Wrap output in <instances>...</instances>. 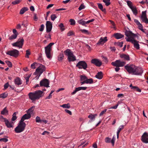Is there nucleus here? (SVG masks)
<instances>
[{"label": "nucleus", "instance_id": "e2e57ef3", "mask_svg": "<svg viewBox=\"0 0 148 148\" xmlns=\"http://www.w3.org/2000/svg\"><path fill=\"white\" fill-rule=\"evenodd\" d=\"M45 26L44 25L42 24L41 25L40 28L39 29V31L40 32H42L44 29Z\"/></svg>", "mask_w": 148, "mask_h": 148}, {"label": "nucleus", "instance_id": "6e6d98bb", "mask_svg": "<svg viewBox=\"0 0 148 148\" xmlns=\"http://www.w3.org/2000/svg\"><path fill=\"white\" fill-rule=\"evenodd\" d=\"M74 35L73 32L72 31H70L67 33L68 36H70Z\"/></svg>", "mask_w": 148, "mask_h": 148}, {"label": "nucleus", "instance_id": "39448f33", "mask_svg": "<svg viewBox=\"0 0 148 148\" xmlns=\"http://www.w3.org/2000/svg\"><path fill=\"white\" fill-rule=\"evenodd\" d=\"M136 67V66L134 65H129L128 64H127L125 66V67L129 73H131L132 74L134 75Z\"/></svg>", "mask_w": 148, "mask_h": 148}, {"label": "nucleus", "instance_id": "dca6fc26", "mask_svg": "<svg viewBox=\"0 0 148 148\" xmlns=\"http://www.w3.org/2000/svg\"><path fill=\"white\" fill-rule=\"evenodd\" d=\"M141 140L142 141L145 143H148V134L146 132H145L141 137Z\"/></svg>", "mask_w": 148, "mask_h": 148}, {"label": "nucleus", "instance_id": "de8ad7c7", "mask_svg": "<svg viewBox=\"0 0 148 148\" xmlns=\"http://www.w3.org/2000/svg\"><path fill=\"white\" fill-rule=\"evenodd\" d=\"M21 1V0H16L12 2V3L13 5H14L19 3Z\"/></svg>", "mask_w": 148, "mask_h": 148}, {"label": "nucleus", "instance_id": "b1692460", "mask_svg": "<svg viewBox=\"0 0 148 148\" xmlns=\"http://www.w3.org/2000/svg\"><path fill=\"white\" fill-rule=\"evenodd\" d=\"M68 59L69 62H73L76 60V57L73 54L69 57H68Z\"/></svg>", "mask_w": 148, "mask_h": 148}, {"label": "nucleus", "instance_id": "8fccbe9b", "mask_svg": "<svg viewBox=\"0 0 148 148\" xmlns=\"http://www.w3.org/2000/svg\"><path fill=\"white\" fill-rule=\"evenodd\" d=\"M80 31L81 32L83 33L88 34L89 33L88 32V31L85 29H80Z\"/></svg>", "mask_w": 148, "mask_h": 148}, {"label": "nucleus", "instance_id": "603ef678", "mask_svg": "<svg viewBox=\"0 0 148 148\" xmlns=\"http://www.w3.org/2000/svg\"><path fill=\"white\" fill-rule=\"evenodd\" d=\"M59 27L62 31H63L64 30V26L63 23H61L59 25Z\"/></svg>", "mask_w": 148, "mask_h": 148}, {"label": "nucleus", "instance_id": "69168bd1", "mask_svg": "<svg viewBox=\"0 0 148 148\" xmlns=\"http://www.w3.org/2000/svg\"><path fill=\"white\" fill-rule=\"evenodd\" d=\"M85 8V6L83 4H81L78 8V10H81L82 9H84Z\"/></svg>", "mask_w": 148, "mask_h": 148}, {"label": "nucleus", "instance_id": "c756f323", "mask_svg": "<svg viewBox=\"0 0 148 148\" xmlns=\"http://www.w3.org/2000/svg\"><path fill=\"white\" fill-rule=\"evenodd\" d=\"M28 10V8L27 7H24L21 9L19 13L20 14H23Z\"/></svg>", "mask_w": 148, "mask_h": 148}, {"label": "nucleus", "instance_id": "f03ea898", "mask_svg": "<svg viewBox=\"0 0 148 148\" xmlns=\"http://www.w3.org/2000/svg\"><path fill=\"white\" fill-rule=\"evenodd\" d=\"M45 67L44 65L40 64V66L36 69L34 74L36 75L35 78L38 79L40 75L45 70Z\"/></svg>", "mask_w": 148, "mask_h": 148}, {"label": "nucleus", "instance_id": "1a4fd4ad", "mask_svg": "<svg viewBox=\"0 0 148 148\" xmlns=\"http://www.w3.org/2000/svg\"><path fill=\"white\" fill-rule=\"evenodd\" d=\"M76 66L79 69H86L87 67V64L84 61H81L78 62L76 65Z\"/></svg>", "mask_w": 148, "mask_h": 148}, {"label": "nucleus", "instance_id": "f257e3e1", "mask_svg": "<svg viewBox=\"0 0 148 148\" xmlns=\"http://www.w3.org/2000/svg\"><path fill=\"white\" fill-rule=\"evenodd\" d=\"M43 92L40 90L36 91L34 92H30L28 94L29 98L33 101L38 99L43 95Z\"/></svg>", "mask_w": 148, "mask_h": 148}, {"label": "nucleus", "instance_id": "37998d69", "mask_svg": "<svg viewBox=\"0 0 148 148\" xmlns=\"http://www.w3.org/2000/svg\"><path fill=\"white\" fill-rule=\"evenodd\" d=\"M105 141L107 143H111V138L108 137H106L105 139Z\"/></svg>", "mask_w": 148, "mask_h": 148}, {"label": "nucleus", "instance_id": "3c124183", "mask_svg": "<svg viewBox=\"0 0 148 148\" xmlns=\"http://www.w3.org/2000/svg\"><path fill=\"white\" fill-rule=\"evenodd\" d=\"M75 145L73 143H71L69 145H68L67 146V148H73Z\"/></svg>", "mask_w": 148, "mask_h": 148}, {"label": "nucleus", "instance_id": "ddd939ff", "mask_svg": "<svg viewBox=\"0 0 148 148\" xmlns=\"http://www.w3.org/2000/svg\"><path fill=\"white\" fill-rule=\"evenodd\" d=\"M3 119L5 125L7 127L11 128L13 127L14 123L13 121H9L6 118H4Z\"/></svg>", "mask_w": 148, "mask_h": 148}, {"label": "nucleus", "instance_id": "774afa93", "mask_svg": "<svg viewBox=\"0 0 148 148\" xmlns=\"http://www.w3.org/2000/svg\"><path fill=\"white\" fill-rule=\"evenodd\" d=\"M107 109H105L103 110L102 111L100 114H99V116H102L103 114H104L106 111Z\"/></svg>", "mask_w": 148, "mask_h": 148}, {"label": "nucleus", "instance_id": "6ab92c4d", "mask_svg": "<svg viewBox=\"0 0 148 148\" xmlns=\"http://www.w3.org/2000/svg\"><path fill=\"white\" fill-rule=\"evenodd\" d=\"M31 116V114L30 113L25 114L23 116L20 121H21V122H24L25 120L29 119Z\"/></svg>", "mask_w": 148, "mask_h": 148}, {"label": "nucleus", "instance_id": "79ce46f5", "mask_svg": "<svg viewBox=\"0 0 148 148\" xmlns=\"http://www.w3.org/2000/svg\"><path fill=\"white\" fill-rule=\"evenodd\" d=\"M126 2L128 6L130 8L134 6L132 2L130 1H127Z\"/></svg>", "mask_w": 148, "mask_h": 148}, {"label": "nucleus", "instance_id": "423d86ee", "mask_svg": "<svg viewBox=\"0 0 148 148\" xmlns=\"http://www.w3.org/2000/svg\"><path fill=\"white\" fill-rule=\"evenodd\" d=\"M24 42V40L23 38L20 39L14 43L12 44V45L13 47H16L19 48H21L22 47Z\"/></svg>", "mask_w": 148, "mask_h": 148}, {"label": "nucleus", "instance_id": "a18cd8bd", "mask_svg": "<svg viewBox=\"0 0 148 148\" xmlns=\"http://www.w3.org/2000/svg\"><path fill=\"white\" fill-rule=\"evenodd\" d=\"M110 0H103V2L105 3L106 5L107 6H108L110 4Z\"/></svg>", "mask_w": 148, "mask_h": 148}, {"label": "nucleus", "instance_id": "e433bc0d", "mask_svg": "<svg viewBox=\"0 0 148 148\" xmlns=\"http://www.w3.org/2000/svg\"><path fill=\"white\" fill-rule=\"evenodd\" d=\"M31 54V52H30V50L29 49H28L26 51V54L25 57L27 58H29V56Z\"/></svg>", "mask_w": 148, "mask_h": 148}, {"label": "nucleus", "instance_id": "58836bf2", "mask_svg": "<svg viewBox=\"0 0 148 148\" xmlns=\"http://www.w3.org/2000/svg\"><path fill=\"white\" fill-rule=\"evenodd\" d=\"M8 111L5 107L1 111V114L2 115H5L8 113Z\"/></svg>", "mask_w": 148, "mask_h": 148}, {"label": "nucleus", "instance_id": "c03bdc74", "mask_svg": "<svg viewBox=\"0 0 148 148\" xmlns=\"http://www.w3.org/2000/svg\"><path fill=\"white\" fill-rule=\"evenodd\" d=\"M16 112H14L13 113L12 115V121H13L15 120L16 119L17 117L16 116Z\"/></svg>", "mask_w": 148, "mask_h": 148}, {"label": "nucleus", "instance_id": "4d7b16f0", "mask_svg": "<svg viewBox=\"0 0 148 148\" xmlns=\"http://www.w3.org/2000/svg\"><path fill=\"white\" fill-rule=\"evenodd\" d=\"M45 37L48 40H51V36L50 34H45Z\"/></svg>", "mask_w": 148, "mask_h": 148}, {"label": "nucleus", "instance_id": "2f4dec72", "mask_svg": "<svg viewBox=\"0 0 148 148\" xmlns=\"http://www.w3.org/2000/svg\"><path fill=\"white\" fill-rule=\"evenodd\" d=\"M97 116L96 114H90L88 116V118L91 120H93L95 119V117Z\"/></svg>", "mask_w": 148, "mask_h": 148}, {"label": "nucleus", "instance_id": "7ed1b4c3", "mask_svg": "<svg viewBox=\"0 0 148 148\" xmlns=\"http://www.w3.org/2000/svg\"><path fill=\"white\" fill-rule=\"evenodd\" d=\"M25 126V123L20 121L18 126L15 128L14 131L16 133H21L24 130Z\"/></svg>", "mask_w": 148, "mask_h": 148}, {"label": "nucleus", "instance_id": "aec40b11", "mask_svg": "<svg viewBox=\"0 0 148 148\" xmlns=\"http://www.w3.org/2000/svg\"><path fill=\"white\" fill-rule=\"evenodd\" d=\"M107 41V37H105L104 38L101 37L97 43V45L103 44Z\"/></svg>", "mask_w": 148, "mask_h": 148}, {"label": "nucleus", "instance_id": "6e6552de", "mask_svg": "<svg viewBox=\"0 0 148 148\" xmlns=\"http://www.w3.org/2000/svg\"><path fill=\"white\" fill-rule=\"evenodd\" d=\"M125 62L123 61H121L120 60H116L115 62H112L111 64L113 66L116 67H122L125 64Z\"/></svg>", "mask_w": 148, "mask_h": 148}, {"label": "nucleus", "instance_id": "680f3d73", "mask_svg": "<svg viewBox=\"0 0 148 148\" xmlns=\"http://www.w3.org/2000/svg\"><path fill=\"white\" fill-rule=\"evenodd\" d=\"M115 140V137L114 136L112 137V139L111 140V143H112V146H114V142Z\"/></svg>", "mask_w": 148, "mask_h": 148}, {"label": "nucleus", "instance_id": "0eeeda50", "mask_svg": "<svg viewBox=\"0 0 148 148\" xmlns=\"http://www.w3.org/2000/svg\"><path fill=\"white\" fill-rule=\"evenodd\" d=\"M125 35L127 37V38H126L125 39L127 41V40L129 38L132 40L134 39L136 36V35L133 33L132 32L130 31L126 30L125 32Z\"/></svg>", "mask_w": 148, "mask_h": 148}, {"label": "nucleus", "instance_id": "393cba45", "mask_svg": "<svg viewBox=\"0 0 148 148\" xmlns=\"http://www.w3.org/2000/svg\"><path fill=\"white\" fill-rule=\"evenodd\" d=\"M64 53L66 55L68 56V57H69L73 54L72 51L69 49H68L64 51Z\"/></svg>", "mask_w": 148, "mask_h": 148}, {"label": "nucleus", "instance_id": "a19ab883", "mask_svg": "<svg viewBox=\"0 0 148 148\" xmlns=\"http://www.w3.org/2000/svg\"><path fill=\"white\" fill-rule=\"evenodd\" d=\"M37 63L34 62L31 65V67L32 69H34L36 68V66H37Z\"/></svg>", "mask_w": 148, "mask_h": 148}, {"label": "nucleus", "instance_id": "5fc2aeb1", "mask_svg": "<svg viewBox=\"0 0 148 148\" xmlns=\"http://www.w3.org/2000/svg\"><path fill=\"white\" fill-rule=\"evenodd\" d=\"M35 107L34 106H32L31 108H30L27 111L28 112H29L31 113H32L33 111V109Z\"/></svg>", "mask_w": 148, "mask_h": 148}, {"label": "nucleus", "instance_id": "338daca9", "mask_svg": "<svg viewBox=\"0 0 148 148\" xmlns=\"http://www.w3.org/2000/svg\"><path fill=\"white\" fill-rule=\"evenodd\" d=\"M8 140L6 138H0V141H3L4 142H7Z\"/></svg>", "mask_w": 148, "mask_h": 148}, {"label": "nucleus", "instance_id": "4be33fe9", "mask_svg": "<svg viewBox=\"0 0 148 148\" xmlns=\"http://www.w3.org/2000/svg\"><path fill=\"white\" fill-rule=\"evenodd\" d=\"M14 82L15 84L18 86L19 85L22 84V82L19 77H16L14 80Z\"/></svg>", "mask_w": 148, "mask_h": 148}, {"label": "nucleus", "instance_id": "09e8293b", "mask_svg": "<svg viewBox=\"0 0 148 148\" xmlns=\"http://www.w3.org/2000/svg\"><path fill=\"white\" fill-rule=\"evenodd\" d=\"M56 18L57 16L55 14H52L51 15V19L53 21H54Z\"/></svg>", "mask_w": 148, "mask_h": 148}, {"label": "nucleus", "instance_id": "f3484780", "mask_svg": "<svg viewBox=\"0 0 148 148\" xmlns=\"http://www.w3.org/2000/svg\"><path fill=\"white\" fill-rule=\"evenodd\" d=\"M46 32H49L51 31L52 27V24L50 21H48L46 23Z\"/></svg>", "mask_w": 148, "mask_h": 148}, {"label": "nucleus", "instance_id": "7c9ffc66", "mask_svg": "<svg viewBox=\"0 0 148 148\" xmlns=\"http://www.w3.org/2000/svg\"><path fill=\"white\" fill-rule=\"evenodd\" d=\"M93 83V80L92 78L88 79L87 78L85 84H91Z\"/></svg>", "mask_w": 148, "mask_h": 148}, {"label": "nucleus", "instance_id": "f704fd0d", "mask_svg": "<svg viewBox=\"0 0 148 148\" xmlns=\"http://www.w3.org/2000/svg\"><path fill=\"white\" fill-rule=\"evenodd\" d=\"M64 57V56L62 53H60L58 56V60L59 61H62Z\"/></svg>", "mask_w": 148, "mask_h": 148}, {"label": "nucleus", "instance_id": "2eb2a0df", "mask_svg": "<svg viewBox=\"0 0 148 148\" xmlns=\"http://www.w3.org/2000/svg\"><path fill=\"white\" fill-rule=\"evenodd\" d=\"M135 69L134 75H138L142 74L143 70L141 67L136 66Z\"/></svg>", "mask_w": 148, "mask_h": 148}, {"label": "nucleus", "instance_id": "c85d7f7f", "mask_svg": "<svg viewBox=\"0 0 148 148\" xmlns=\"http://www.w3.org/2000/svg\"><path fill=\"white\" fill-rule=\"evenodd\" d=\"M124 127V125H122L120 126L119 127V128H118L117 131V132L116 133H117V138H119V135L120 132H121V131L123 129Z\"/></svg>", "mask_w": 148, "mask_h": 148}, {"label": "nucleus", "instance_id": "4468645a", "mask_svg": "<svg viewBox=\"0 0 148 148\" xmlns=\"http://www.w3.org/2000/svg\"><path fill=\"white\" fill-rule=\"evenodd\" d=\"M91 63L98 67H100L102 65V62L101 60L97 58L92 59L91 60Z\"/></svg>", "mask_w": 148, "mask_h": 148}, {"label": "nucleus", "instance_id": "a878e982", "mask_svg": "<svg viewBox=\"0 0 148 148\" xmlns=\"http://www.w3.org/2000/svg\"><path fill=\"white\" fill-rule=\"evenodd\" d=\"M120 57L121 58H124L126 60H129L130 59V57L128 55L123 54L120 56Z\"/></svg>", "mask_w": 148, "mask_h": 148}, {"label": "nucleus", "instance_id": "cd10ccee", "mask_svg": "<svg viewBox=\"0 0 148 148\" xmlns=\"http://www.w3.org/2000/svg\"><path fill=\"white\" fill-rule=\"evenodd\" d=\"M103 77V73L101 72H98L95 75V77L99 79H101Z\"/></svg>", "mask_w": 148, "mask_h": 148}, {"label": "nucleus", "instance_id": "9d476101", "mask_svg": "<svg viewBox=\"0 0 148 148\" xmlns=\"http://www.w3.org/2000/svg\"><path fill=\"white\" fill-rule=\"evenodd\" d=\"M19 51L16 49L9 51L6 52L7 55L15 57H17L19 55Z\"/></svg>", "mask_w": 148, "mask_h": 148}, {"label": "nucleus", "instance_id": "bb28decb", "mask_svg": "<svg viewBox=\"0 0 148 148\" xmlns=\"http://www.w3.org/2000/svg\"><path fill=\"white\" fill-rule=\"evenodd\" d=\"M130 9L133 12V14L135 16H136L138 14V11L137 10L136 7L135 6H134L131 8Z\"/></svg>", "mask_w": 148, "mask_h": 148}, {"label": "nucleus", "instance_id": "ea45409f", "mask_svg": "<svg viewBox=\"0 0 148 148\" xmlns=\"http://www.w3.org/2000/svg\"><path fill=\"white\" fill-rule=\"evenodd\" d=\"M141 19L143 22L146 24L148 23V19L147 18V17L141 18Z\"/></svg>", "mask_w": 148, "mask_h": 148}, {"label": "nucleus", "instance_id": "f8f14e48", "mask_svg": "<svg viewBox=\"0 0 148 148\" xmlns=\"http://www.w3.org/2000/svg\"><path fill=\"white\" fill-rule=\"evenodd\" d=\"M49 82L47 79H44L41 81L40 82V86H44L45 87H49Z\"/></svg>", "mask_w": 148, "mask_h": 148}, {"label": "nucleus", "instance_id": "4c0bfd02", "mask_svg": "<svg viewBox=\"0 0 148 148\" xmlns=\"http://www.w3.org/2000/svg\"><path fill=\"white\" fill-rule=\"evenodd\" d=\"M7 96V93L6 92H5L0 95V98L4 99L6 98Z\"/></svg>", "mask_w": 148, "mask_h": 148}, {"label": "nucleus", "instance_id": "49530a36", "mask_svg": "<svg viewBox=\"0 0 148 148\" xmlns=\"http://www.w3.org/2000/svg\"><path fill=\"white\" fill-rule=\"evenodd\" d=\"M5 62L7 64V65L9 67H12V64L10 61L8 60H6L5 61Z\"/></svg>", "mask_w": 148, "mask_h": 148}, {"label": "nucleus", "instance_id": "20e7f679", "mask_svg": "<svg viewBox=\"0 0 148 148\" xmlns=\"http://www.w3.org/2000/svg\"><path fill=\"white\" fill-rule=\"evenodd\" d=\"M54 44V43H50L47 46L45 47V54L48 58H51V47Z\"/></svg>", "mask_w": 148, "mask_h": 148}, {"label": "nucleus", "instance_id": "c9c22d12", "mask_svg": "<svg viewBox=\"0 0 148 148\" xmlns=\"http://www.w3.org/2000/svg\"><path fill=\"white\" fill-rule=\"evenodd\" d=\"M78 23L82 25H83L86 26V22L83 20L82 19L78 21Z\"/></svg>", "mask_w": 148, "mask_h": 148}, {"label": "nucleus", "instance_id": "13d9d810", "mask_svg": "<svg viewBox=\"0 0 148 148\" xmlns=\"http://www.w3.org/2000/svg\"><path fill=\"white\" fill-rule=\"evenodd\" d=\"M97 4H98V7L99 8V9H100L102 11H103L104 10H103V6H102V4L101 3H98Z\"/></svg>", "mask_w": 148, "mask_h": 148}, {"label": "nucleus", "instance_id": "864d4df0", "mask_svg": "<svg viewBox=\"0 0 148 148\" xmlns=\"http://www.w3.org/2000/svg\"><path fill=\"white\" fill-rule=\"evenodd\" d=\"M41 120L40 118L38 116H37L36 118V123H40Z\"/></svg>", "mask_w": 148, "mask_h": 148}, {"label": "nucleus", "instance_id": "bf43d9fd", "mask_svg": "<svg viewBox=\"0 0 148 148\" xmlns=\"http://www.w3.org/2000/svg\"><path fill=\"white\" fill-rule=\"evenodd\" d=\"M146 17H147L146 14V11H143L142 12V15L141 16L140 18Z\"/></svg>", "mask_w": 148, "mask_h": 148}, {"label": "nucleus", "instance_id": "5701e85b", "mask_svg": "<svg viewBox=\"0 0 148 148\" xmlns=\"http://www.w3.org/2000/svg\"><path fill=\"white\" fill-rule=\"evenodd\" d=\"M114 36L117 39H119L123 38L124 36L120 33H116L114 34Z\"/></svg>", "mask_w": 148, "mask_h": 148}, {"label": "nucleus", "instance_id": "a211bd4d", "mask_svg": "<svg viewBox=\"0 0 148 148\" xmlns=\"http://www.w3.org/2000/svg\"><path fill=\"white\" fill-rule=\"evenodd\" d=\"M86 87H79L77 88H76L74 91L71 93L72 95L75 94L77 92L80 90H85L87 88Z\"/></svg>", "mask_w": 148, "mask_h": 148}, {"label": "nucleus", "instance_id": "412c9836", "mask_svg": "<svg viewBox=\"0 0 148 148\" xmlns=\"http://www.w3.org/2000/svg\"><path fill=\"white\" fill-rule=\"evenodd\" d=\"M80 84L81 85H82L85 84L87 77L85 75H81L80 76Z\"/></svg>", "mask_w": 148, "mask_h": 148}, {"label": "nucleus", "instance_id": "72a5a7b5", "mask_svg": "<svg viewBox=\"0 0 148 148\" xmlns=\"http://www.w3.org/2000/svg\"><path fill=\"white\" fill-rule=\"evenodd\" d=\"M18 35V34H13L10 37H9V39L10 40H12L16 39Z\"/></svg>", "mask_w": 148, "mask_h": 148}, {"label": "nucleus", "instance_id": "052dcab7", "mask_svg": "<svg viewBox=\"0 0 148 148\" xmlns=\"http://www.w3.org/2000/svg\"><path fill=\"white\" fill-rule=\"evenodd\" d=\"M70 22L71 23V25H75V21L72 19H71L70 20Z\"/></svg>", "mask_w": 148, "mask_h": 148}, {"label": "nucleus", "instance_id": "0e129e2a", "mask_svg": "<svg viewBox=\"0 0 148 148\" xmlns=\"http://www.w3.org/2000/svg\"><path fill=\"white\" fill-rule=\"evenodd\" d=\"M54 92V91L51 90L49 95V96L48 97H47L46 98V99H51L52 97V95L51 94H52V93Z\"/></svg>", "mask_w": 148, "mask_h": 148}, {"label": "nucleus", "instance_id": "473e14b6", "mask_svg": "<svg viewBox=\"0 0 148 148\" xmlns=\"http://www.w3.org/2000/svg\"><path fill=\"white\" fill-rule=\"evenodd\" d=\"M60 107H63L64 108H70V105L69 103L64 104L61 105Z\"/></svg>", "mask_w": 148, "mask_h": 148}, {"label": "nucleus", "instance_id": "9b49d317", "mask_svg": "<svg viewBox=\"0 0 148 148\" xmlns=\"http://www.w3.org/2000/svg\"><path fill=\"white\" fill-rule=\"evenodd\" d=\"M127 42H131L133 44L134 47L137 49H139L140 48L139 45L138 44V42L136 40L134 39L132 40L129 38L127 40Z\"/></svg>", "mask_w": 148, "mask_h": 148}]
</instances>
